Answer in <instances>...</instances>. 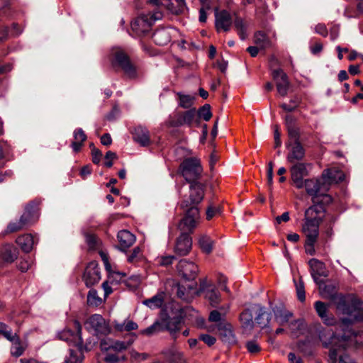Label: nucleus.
<instances>
[{
    "instance_id": "nucleus-42",
    "label": "nucleus",
    "mask_w": 363,
    "mask_h": 363,
    "mask_svg": "<svg viewBox=\"0 0 363 363\" xmlns=\"http://www.w3.org/2000/svg\"><path fill=\"white\" fill-rule=\"evenodd\" d=\"M234 26L240 38L242 40H245L247 34H246V27L243 20L240 18H237L234 21Z\"/></svg>"
},
{
    "instance_id": "nucleus-56",
    "label": "nucleus",
    "mask_w": 363,
    "mask_h": 363,
    "mask_svg": "<svg viewBox=\"0 0 363 363\" xmlns=\"http://www.w3.org/2000/svg\"><path fill=\"white\" fill-rule=\"evenodd\" d=\"M174 259V256L169 255V256H164V257H159L157 259V262H158V264L162 266H168L172 263Z\"/></svg>"
},
{
    "instance_id": "nucleus-51",
    "label": "nucleus",
    "mask_w": 363,
    "mask_h": 363,
    "mask_svg": "<svg viewBox=\"0 0 363 363\" xmlns=\"http://www.w3.org/2000/svg\"><path fill=\"white\" fill-rule=\"evenodd\" d=\"M296 288L298 300L301 302H303L306 299L303 282L300 280L298 283H296Z\"/></svg>"
},
{
    "instance_id": "nucleus-52",
    "label": "nucleus",
    "mask_w": 363,
    "mask_h": 363,
    "mask_svg": "<svg viewBox=\"0 0 363 363\" xmlns=\"http://www.w3.org/2000/svg\"><path fill=\"white\" fill-rule=\"evenodd\" d=\"M317 240H313V239H306L305 242V251L307 254L310 255H313L315 252V243L316 242Z\"/></svg>"
},
{
    "instance_id": "nucleus-61",
    "label": "nucleus",
    "mask_w": 363,
    "mask_h": 363,
    "mask_svg": "<svg viewBox=\"0 0 363 363\" xmlns=\"http://www.w3.org/2000/svg\"><path fill=\"white\" fill-rule=\"evenodd\" d=\"M315 32L322 35L323 37H326L328 35V29L326 28V26L323 23H318L315 27Z\"/></svg>"
},
{
    "instance_id": "nucleus-11",
    "label": "nucleus",
    "mask_w": 363,
    "mask_h": 363,
    "mask_svg": "<svg viewBox=\"0 0 363 363\" xmlns=\"http://www.w3.org/2000/svg\"><path fill=\"white\" fill-rule=\"evenodd\" d=\"M308 164L303 162L293 164L290 168L291 179L297 189L303 188V177L308 174Z\"/></svg>"
},
{
    "instance_id": "nucleus-27",
    "label": "nucleus",
    "mask_w": 363,
    "mask_h": 363,
    "mask_svg": "<svg viewBox=\"0 0 363 363\" xmlns=\"http://www.w3.org/2000/svg\"><path fill=\"white\" fill-rule=\"evenodd\" d=\"M120 247L122 248H128L133 245L135 241V235L128 230H121L117 235Z\"/></svg>"
},
{
    "instance_id": "nucleus-24",
    "label": "nucleus",
    "mask_w": 363,
    "mask_h": 363,
    "mask_svg": "<svg viewBox=\"0 0 363 363\" xmlns=\"http://www.w3.org/2000/svg\"><path fill=\"white\" fill-rule=\"evenodd\" d=\"M162 354L169 363H186L184 354L174 347L164 350L162 352Z\"/></svg>"
},
{
    "instance_id": "nucleus-50",
    "label": "nucleus",
    "mask_w": 363,
    "mask_h": 363,
    "mask_svg": "<svg viewBox=\"0 0 363 363\" xmlns=\"http://www.w3.org/2000/svg\"><path fill=\"white\" fill-rule=\"evenodd\" d=\"M225 311L221 313L217 310H213L210 313L208 320L211 322L219 323L220 324V323H223V317L225 315Z\"/></svg>"
},
{
    "instance_id": "nucleus-46",
    "label": "nucleus",
    "mask_w": 363,
    "mask_h": 363,
    "mask_svg": "<svg viewBox=\"0 0 363 363\" xmlns=\"http://www.w3.org/2000/svg\"><path fill=\"white\" fill-rule=\"evenodd\" d=\"M101 303V298L97 295V292L95 290H90L87 295V303L89 306H99Z\"/></svg>"
},
{
    "instance_id": "nucleus-22",
    "label": "nucleus",
    "mask_w": 363,
    "mask_h": 363,
    "mask_svg": "<svg viewBox=\"0 0 363 363\" xmlns=\"http://www.w3.org/2000/svg\"><path fill=\"white\" fill-rule=\"evenodd\" d=\"M275 321L281 326L289 323V326L293 325H299L298 320L290 322V319L293 317V313L284 308H277L274 310Z\"/></svg>"
},
{
    "instance_id": "nucleus-31",
    "label": "nucleus",
    "mask_w": 363,
    "mask_h": 363,
    "mask_svg": "<svg viewBox=\"0 0 363 363\" xmlns=\"http://www.w3.org/2000/svg\"><path fill=\"white\" fill-rule=\"evenodd\" d=\"M152 38L155 43L161 46L167 45L171 40L169 30L167 28L157 30L154 33Z\"/></svg>"
},
{
    "instance_id": "nucleus-28",
    "label": "nucleus",
    "mask_w": 363,
    "mask_h": 363,
    "mask_svg": "<svg viewBox=\"0 0 363 363\" xmlns=\"http://www.w3.org/2000/svg\"><path fill=\"white\" fill-rule=\"evenodd\" d=\"M18 255L17 250L11 246H9L0 255V267L5 264H9L14 262Z\"/></svg>"
},
{
    "instance_id": "nucleus-35",
    "label": "nucleus",
    "mask_w": 363,
    "mask_h": 363,
    "mask_svg": "<svg viewBox=\"0 0 363 363\" xmlns=\"http://www.w3.org/2000/svg\"><path fill=\"white\" fill-rule=\"evenodd\" d=\"M164 294L163 292L158 293L150 298L145 299L143 303L150 309H155L161 307L164 303Z\"/></svg>"
},
{
    "instance_id": "nucleus-64",
    "label": "nucleus",
    "mask_w": 363,
    "mask_h": 363,
    "mask_svg": "<svg viewBox=\"0 0 363 363\" xmlns=\"http://www.w3.org/2000/svg\"><path fill=\"white\" fill-rule=\"evenodd\" d=\"M86 242L90 248H94L96 245V237L93 234H86Z\"/></svg>"
},
{
    "instance_id": "nucleus-29",
    "label": "nucleus",
    "mask_w": 363,
    "mask_h": 363,
    "mask_svg": "<svg viewBox=\"0 0 363 363\" xmlns=\"http://www.w3.org/2000/svg\"><path fill=\"white\" fill-rule=\"evenodd\" d=\"M331 299L336 306V308L343 314H350L351 313L346 297L340 294H335L331 296Z\"/></svg>"
},
{
    "instance_id": "nucleus-45",
    "label": "nucleus",
    "mask_w": 363,
    "mask_h": 363,
    "mask_svg": "<svg viewBox=\"0 0 363 363\" xmlns=\"http://www.w3.org/2000/svg\"><path fill=\"white\" fill-rule=\"evenodd\" d=\"M162 330V325L160 323L155 322L154 324L150 325V327L142 330L140 333L141 335H144L146 336H151L158 332Z\"/></svg>"
},
{
    "instance_id": "nucleus-6",
    "label": "nucleus",
    "mask_w": 363,
    "mask_h": 363,
    "mask_svg": "<svg viewBox=\"0 0 363 363\" xmlns=\"http://www.w3.org/2000/svg\"><path fill=\"white\" fill-rule=\"evenodd\" d=\"M81 333L80 323L77 320H74L70 325L58 333L57 337L70 345L81 347L83 344Z\"/></svg>"
},
{
    "instance_id": "nucleus-40",
    "label": "nucleus",
    "mask_w": 363,
    "mask_h": 363,
    "mask_svg": "<svg viewBox=\"0 0 363 363\" xmlns=\"http://www.w3.org/2000/svg\"><path fill=\"white\" fill-rule=\"evenodd\" d=\"M179 96V105L184 108H190L194 101L195 97L191 95H186L182 93H177Z\"/></svg>"
},
{
    "instance_id": "nucleus-21",
    "label": "nucleus",
    "mask_w": 363,
    "mask_h": 363,
    "mask_svg": "<svg viewBox=\"0 0 363 363\" xmlns=\"http://www.w3.org/2000/svg\"><path fill=\"white\" fill-rule=\"evenodd\" d=\"M311 270V275L318 284H320L321 281L319 279L320 277H326L327 273L325 271V264L317 259H311L308 262Z\"/></svg>"
},
{
    "instance_id": "nucleus-2",
    "label": "nucleus",
    "mask_w": 363,
    "mask_h": 363,
    "mask_svg": "<svg viewBox=\"0 0 363 363\" xmlns=\"http://www.w3.org/2000/svg\"><path fill=\"white\" fill-rule=\"evenodd\" d=\"M321 206L314 205L309 207L305 212V218L302 225V232L306 239L318 240L319 235V225L321 218L319 213Z\"/></svg>"
},
{
    "instance_id": "nucleus-14",
    "label": "nucleus",
    "mask_w": 363,
    "mask_h": 363,
    "mask_svg": "<svg viewBox=\"0 0 363 363\" xmlns=\"http://www.w3.org/2000/svg\"><path fill=\"white\" fill-rule=\"evenodd\" d=\"M83 279L87 286H91L99 281L101 279L100 268L96 262L89 263L85 269Z\"/></svg>"
},
{
    "instance_id": "nucleus-7",
    "label": "nucleus",
    "mask_w": 363,
    "mask_h": 363,
    "mask_svg": "<svg viewBox=\"0 0 363 363\" xmlns=\"http://www.w3.org/2000/svg\"><path fill=\"white\" fill-rule=\"evenodd\" d=\"M184 218L179 223L178 228L181 232L191 233L196 228L200 221V214L197 206H193L185 208Z\"/></svg>"
},
{
    "instance_id": "nucleus-19",
    "label": "nucleus",
    "mask_w": 363,
    "mask_h": 363,
    "mask_svg": "<svg viewBox=\"0 0 363 363\" xmlns=\"http://www.w3.org/2000/svg\"><path fill=\"white\" fill-rule=\"evenodd\" d=\"M329 306L320 301H315L314 303L315 311L323 322L328 325H333L336 321L333 315H328Z\"/></svg>"
},
{
    "instance_id": "nucleus-59",
    "label": "nucleus",
    "mask_w": 363,
    "mask_h": 363,
    "mask_svg": "<svg viewBox=\"0 0 363 363\" xmlns=\"http://www.w3.org/2000/svg\"><path fill=\"white\" fill-rule=\"evenodd\" d=\"M82 358L77 357V355L70 350L69 356L66 359L64 363H82Z\"/></svg>"
},
{
    "instance_id": "nucleus-4",
    "label": "nucleus",
    "mask_w": 363,
    "mask_h": 363,
    "mask_svg": "<svg viewBox=\"0 0 363 363\" xmlns=\"http://www.w3.org/2000/svg\"><path fill=\"white\" fill-rule=\"evenodd\" d=\"M179 170L185 180L188 183H191L199 179L203 169L199 159L190 157L181 163Z\"/></svg>"
},
{
    "instance_id": "nucleus-33",
    "label": "nucleus",
    "mask_w": 363,
    "mask_h": 363,
    "mask_svg": "<svg viewBox=\"0 0 363 363\" xmlns=\"http://www.w3.org/2000/svg\"><path fill=\"white\" fill-rule=\"evenodd\" d=\"M74 141L72 143V147L75 152L80 150L84 142L86 140V135L82 128H77L74 131Z\"/></svg>"
},
{
    "instance_id": "nucleus-15",
    "label": "nucleus",
    "mask_w": 363,
    "mask_h": 363,
    "mask_svg": "<svg viewBox=\"0 0 363 363\" xmlns=\"http://www.w3.org/2000/svg\"><path fill=\"white\" fill-rule=\"evenodd\" d=\"M115 62L118 64L125 74L130 78L136 77V69L131 64L128 56L122 51H116L114 54Z\"/></svg>"
},
{
    "instance_id": "nucleus-47",
    "label": "nucleus",
    "mask_w": 363,
    "mask_h": 363,
    "mask_svg": "<svg viewBox=\"0 0 363 363\" xmlns=\"http://www.w3.org/2000/svg\"><path fill=\"white\" fill-rule=\"evenodd\" d=\"M289 140L292 141V143H301L300 142V133L298 128L295 126L291 127L289 126L287 128Z\"/></svg>"
},
{
    "instance_id": "nucleus-37",
    "label": "nucleus",
    "mask_w": 363,
    "mask_h": 363,
    "mask_svg": "<svg viewBox=\"0 0 363 363\" xmlns=\"http://www.w3.org/2000/svg\"><path fill=\"white\" fill-rule=\"evenodd\" d=\"M167 6L174 14L182 13L186 9L184 0H169Z\"/></svg>"
},
{
    "instance_id": "nucleus-57",
    "label": "nucleus",
    "mask_w": 363,
    "mask_h": 363,
    "mask_svg": "<svg viewBox=\"0 0 363 363\" xmlns=\"http://www.w3.org/2000/svg\"><path fill=\"white\" fill-rule=\"evenodd\" d=\"M32 264L33 262L31 260L22 259L18 264V268L21 272H25L31 267Z\"/></svg>"
},
{
    "instance_id": "nucleus-20",
    "label": "nucleus",
    "mask_w": 363,
    "mask_h": 363,
    "mask_svg": "<svg viewBox=\"0 0 363 363\" xmlns=\"http://www.w3.org/2000/svg\"><path fill=\"white\" fill-rule=\"evenodd\" d=\"M253 311L255 314V323L261 328H264L269 325L271 314L266 311L265 308L257 304L253 306Z\"/></svg>"
},
{
    "instance_id": "nucleus-13",
    "label": "nucleus",
    "mask_w": 363,
    "mask_h": 363,
    "mask_svg": "<svg viewBox=\"0 0 363 363\" xmlns=\"http://www.w3.org/2000/svg\"><path fill=\"white\" fill-rule=\"evenodd\" d=\"M179 274L186 280H194L197 276L198 267L191 262L182 259L177 264Z\"/></svg>"
},
{
    "instance_id": "nucleus-23",
    "label": "nucleus",
    "mask_w": 363,
    "mask_h": 363,
    "mask_svg": "<svg viewBox=\"0 0 363 363\" xmlns=\"http://www.w3.org/2000/svg\"><path fill=\"white\" fill-rule=\"evenodd\" d=\"M320 179L323 184L325 189L328 191L331 184L337 183L339 180L342 179V174L333 169H325L323 172Z\"/></svg>"
},
{
    "instance_id": "nucleus-25",
    "label": "nucleus",
    "mask_w": 363,
    "mask_h": 363,
    "mask_svg": "<svg viewBox=\"0 0 363 363\" xmlns=\"http://www.w3.org/2000/svg\"><path fill=\"white\" fill-rule=\"evenodd\" d=\"M253 306L251 308H247L243 311L240 315V321L242 325V328L245 331H251L255 325V322L253 320Z\"/></svg>"
},
{
    "instance_id": "nucleus-18",
    "label": "nucleus",
    "mask_w": 363,
    "mask_h": 363,
    "mask_svg": "<svg viewBox=\"0 0 363 363\" xmlns=\"http://www.w3.org/2000/svg\"><path fill=\"white\" fill-rule=\"evenodd\" d=\"M303 187H305L307 194L312 196H317L318 194H323L324 192L327 191L320 178L305 179Z\"/></svg>"
},
{
    "instance_id": "nucleus-8",
    "label": "nucleus",
    "mask_w": 363,
    "mask_h": 363,
    "mask_svg": "<svg viewBox=\"0 0 363 363\" xmlns=\"http://www.w3.org/2000/svg\"><path fill=\"white\" fill-rule=\"evenodd\" d=\"M204 197V185L200 182H191L190 185L189 196L184 198L181 202L180 206L182 209L193 206H196Z\"/></svg>"
},
{
    "instance_id": "nucleus-36",
    "label": "nucleus",
    "mask_w": 363,
    "mask_h": 363,
    "mask_svg": "<svg viewBox=\"0 0 363 363\" xmlns=\"http://www.w3.org/2000/svg\"><path fill=\"white\" fill-rule=\"evenodd\" d=\"M254 43L261 49H266L272 46L270 39L262 31H258L255 34Z\"/></svg>"
},
{
    "instance_id": "nucleus-16",
    "label": "nucleus",
    "mask_w": 363,
    "mask_h": 363,
    "mask_svg": "<svg viewBox=\"0 0 363 363\" xmlns=\"http://www.w3.org/2000/svg\"><path fill=\"white\" fill-rule=\"evenodd\" d=\"M232 17L226 10L216 11L215 13V26L218 32L230 30L232 25Z\"/></svg>"
},
{
    "instance_id": "nucleus-44",
    "label": "nucleus",
    "mask_w": 363,
    "mask_h": 363,
    "mask_svg": "<svg viewBox=\"0 0 363 363\" xmlns=\"http://www.w3.org/2000/svg\"><path fill=\"white\" fill-rule=\"evenodd\" d=\"M199 243L202 250L206 252L210 253L212 250V241L211 240L206 236L202 235L199 240Z\"/></svg>"
},
{
    "instance_id": "nucleus-30",
    "label": "nucleus",
    "mask_w": 363,
    "mask_h": 363,
    "mask_svg": "<svg viewBox=\"0 0 363 363\" xmlns=\"http://www.w3.org/2000/svg\"><path fill=\"white\" fill-rule=\"evenodd\" d=\"M36 242L37 241H35L31 234L21 235L16 239L17 244L21 247L22 250L26 252H30Z\"/></svg>"
},
{
    "instance_id": "nucleus-17",
    "label": "nucleus",
    "mask_w": 363,
    "mask_h": 363,
    "mask_svg": "<svg viewBox=\"0 0 363 363\" xmlns=\"http://www.w3.org/2000/svg\"><path fill=\"white\" fill-rule=\"evenodd\" d=\"M191 245L192 241L189 234L182 232L176 242L175 252L180 256L186 255L191 250Z\"/></svg>"
},
{
    "instance_id": "nucleus-34",
    "label": "nucleus",
    "mask_w": 363,
    "mask_h": 363,
    "mask_svg": "<svg viewBox=\"0 0 363 363\" xmlns=\"http://www.w3.org/2000/svg\"><path fill=\"white\" fill-rule=\"evenodd\" d=\"M28 347V343L26 341H21L18 337L11 342V354L13 357H18L21 356Z\"/></svg>"
},
{
    "instance_id": "nucleus-62",
    "label": "nucleus",
    "mask_w": 363,
    "mask_h": 363,
    "mask_svg": "<svg viewBox=\"0 0 363 363\" xmlns=\"http://www.w3.org/2000/svg\"><path fill=\"white\" fill-rule=\"evenodd\" d=\"M218 212H219V210L218 208L213 206H209L206 210V219L211 220L216 214H218Z\"/></svg>"
},
{
    "instance_id": "nucleus-1",
    "label": "nucleus",
    "mask_w": 363,
    "mask_h": 363,
    "mask_svg": "<svg viewBox=\"0 0 363 363\" xmlns=\"http://www.w3.org/2000/svg\"><path fill=\"white\" fill-rule=\"evenodd\" d=\"M128 344L122 341H116L111 338L102 339L100 342V349L102 352L106 354L104 361L106 363H119L126 359L125 356L121 355V352L125 350Z\"/></svg>"
},
{
    "instance_id": "nucleus-26",
    "label": "nucleus",
    "mask_w": 363,
    "mask_h": 363,
    "mask_svg": "<svg viewBox=\"0 0 363 363\" xmlns=\"http://www.w3.org/2000/svg\"><path fill=\"white\" fill-rule=\"evenodd\" d=\"M134 140L142 146H147L150 144L149 131L146 128L138 126L133 132Z\"/></svg>"
},
{
    "instance_id": "nucleus-58",
    "label": "nucleus",
    "mask_w": 363,
    "mask_h": 363,
    "mask_svg": "<svg viewBox=\"0 0 363 363\" xmlns=\"http://www.w3.org/2000/svg\"><path fill=\"white\" fill-rule=\"evenodd\" d=\"M91 155H92V162L94 164H99L100 162L101 157H102L101 152L99 149H96V147H93L91 149Z\"/></svg>"
},
{
    "instance_id": "nucleus-48",
    "label": "nucleus",
    "mask_w": 363,
    "mask_h": 363,
    "mask_svg": "<svg viewBox=\"0 0 363 363\" xmlns=\"http://www.w3.org/2000/svg\"><path fill=\"white\" fill-rule=\"evenodd\" d=\"M199 119L200 118H203L206 121H208L211 119L212 116V113L211 111V107L210 105L206 104L203 106L198 111L197 113Z\"/></svg>"
},
{
    "instance_id": "nucleus-49",
    "label": "nucleus",
    "mask_w": 363,
    "mask_h": 363,
    "mask_svg": "<svg viewBox=\"0 0 363 363\" xmlns=\"http://www.w3.org/2000/svg\"><path fill=\"white\" fill-rule=\"evenodd\" d=\"M130 354L131 360L136 362H140L142 361H145L150 357L149 354L145 353V352L139 353L138 352H137L135 350H132L130 352Z\"/></svg>"
},
{
    "instance_id": "nucleus-10",
    "label": "nucleus",
    "mask_w": 363,
    "mask_h": 363,
    "mask_svg": "<svg viewBox=\"0 0 363 363\" xmlns=\"http://www.w3.org/2000/svg\"><path fill=\"white\" fill-rule=\"evenodd\" d=\"M286 147L288 149L286 160L291 164L298 163L304 159L306 151L301 143L287 141Z\"/></svg>"
},
{
    "instance_id": "nucleus-41",
    "label": "nucleus",
    "mask_w": 363,
    "mask_h": 363,
    "mask_svg": "<svg viewBox=\"0 0 363 363\" xmlns=\"http://www.w3.org/2000/svg\"><path fill=\"white\" fill-rule=\"evenodd\" d=\"M196 286V283H192L188 286V291H186V288L183 286H181L180 284L178 285L177 287V296L180 298L189 301V296L188 294L191 292V290H195Z\"/></svg>"
},
{
    "instance_id": "nucleus-53",
    "label": "nucleus",
    "mask_w": 363,
    "mask_h": 363,
    "mask_svg": "<svg viewBox=\"0 0 363 363\" xmlns=\"http://www.w3.org/2000/svg\"><path fill=\"white\" fill-rule=\"evenodd\" d=\"M246 347L248 352L252 354H255L260 351V347L255 340H250L247 342Z\"/></svg>"
},
{
    "instance_id": "nucleus-38",
    "label": "nucleus",
    "mask_w": 363,
    "mask_h": 363,
    "mask_svg": "<svg viewBox=\"0 0 363 363\" xmlns=\"http://www.w3.org/2000/svg\"><path fill=\"white\" fill-rule=\"evenodd\" d=\"M127 260L129 263L133 264H138L145 261V257L142 253L141 249L139 247H135L132 252L128 256Z\"/></svg>"
},
{
    "instance_id": "nucleus-3",
    "label": "nucleus",
    "mask_w": 363,
    "mask_h": 363,
    "mask_svg": "<svg viewBox=\"0 0 363 363\" xmlns=\"http://www.w3.org/2000/svg\"><path fill=\"white\" fill-rule=\"evenodd\" d=\"M162 13L158 9L153 11L152 13L143 14L137 17L131 23L132 30L136 35H142L151 29L152 24L157 21L161 19Z\"/></svg>"
},
{
    "instance_id": "nucleus-43",
    "label": "nucleus",
    "mask_w": 363,
    "mask_h": 363,
    "mask_svg": "<svg viewBox=\"0 0 363 363\" xmlns=\"http://www.w3.org/2000/svg\"><path fill=\"white\" fill-rule=\"evenodd\" d=\"M20 223L21 224L23 228H26V226L29 225L32 223V213L30 210V207L28 206L26 208L25 212L23 213L20 219L18 220Z\"/></svg>"
},
{
    "instance_id": "nucleus-54",
    "label": "nucleus",
    "mask_w": 363,
    "mask_h": 363,
    "mask_svg": "<svg viewBox=\"0 0 363 363\" xmlns=\"http://www.w3.org/2000/svg\"><path fill=\"white\" fill-rule=\"evenodd\" d=\"M117 158V155L112 151H108L105 155V163L104 164L107 167H111L113 166V161Z\"/></svg>"
},
{
    "instance_id": "nucleus-63",
    "label": "nucleus",
    "mask_w": 363,
    "mask_h": 363,
    "mask_svg": "<svg viewBox=\"0 0 363 363\" xmlns=\"http://www.w3.org/2000/svg\"><path fill=\"white\" fill-rule=\"evenodd\" d=\"M1 333L11 342H13L19 337L16 333H12L11 330H1Z\"/></svg>"
},
{
    "instance_id": "nucleus-60",
    "label": "nucleus",
    "mask_w": 363,
    "mask_h": 363,
    "mask_svg": "<svg viewBox=\"0 0 363 363\" xmlns=\"http://www.w3.org/2000/svg\"><path fill=\"white\" fill-rule=\"evenodd\" d=\"M199 340L204 342L208 346L213 345L216 342V338L210 335L205 334L201 335L199 337Z\"/></svg>"
},
{
    "instance_id": "nucleus-32",
    "label": "nucleus",
    "mask_w": 363,
    "mask_h": 363,
    "mask_svg": "<svg viewBox=\"0 0 363 363\" xmlns=\"http://www.w3.org/2000/svg\"><path fill=\"white\" fill-rule=\"evenodd\" d=\"M218 326L223 341L228 343H232L235 341V335L233 333L230 324L228 323H220Z\"/></svg>"
},
{
    "instance_id": "nucleus-39",
    "label": "nucleus",
    "mask_w": 363,
    "mask_h": 363,
    "mask_svg": "<svg viewBox=\"0 0 363 363\" xmlns=\"http://www.w3.org/2000/svg\"><path fill=\"white\" fill-rule=\"evenodd\" d=\"M205 296L212 307H217L221 300L219 292L215 289L206 290L205 292Z\"/></svg>"
},
{
    "instance_id": "nucleus-55",
    "label": "nucleus",
    "mask_w": 363,
    "mask_h": 363,
    "mask_svg": "<svg viewBox=\"0 0 363 363\" xmlns=\"http://www.w3.org/2000/svg\"><path fill=\"white\" fill-rule=\"evenodd\" d=\"M23 229L19 220L12 222L9 224L7 227V231L9 233H14Z\"/></svg>"
},
{
    "instance_id": "nucleus-12",
    "label": "nucleus",
    "mask_w": 363,
    "mask_h": 363,
    "mask_svg": "<svg viewBox=\"0 0 363 363\" xmlns=\"http://www.w3.org/2000/svg\"><path fill=\"white\" fill-rule=\"evenodd\" d=\"M272 77L275 81L278 94L281 96H286L290 87V82L286 74L282 69H277L273 70Z\"/></svg>"
},
{
    "instance_id": "nucleus-5",
    "label": "nucleus",
    "mask_w": 363,
    "mask_h": 363,
    "mask_svg": "<svg viewBox=\"0 0 363 363\" xmlns=\"http://www.w3.org/2000/svg\"><path fill=\"white\" fill-rule=\"evenodd\" d=\"M169 125L171 127H180L186 125L191 127L193 125H199V119L196 108H190L186 111H176L169 118Z\"/></svg>"
},
{
    "instance_id": "nucleus-9",
    "label": "nucleus",
    "mask_w": 363,
    "mask_h": 363,
    "mask_svg": "<svg viewBox=\"0 0 363 363\" xmlns=\"http://www.w3.org/2000/svg\"><path fill=\"white\" fill-rule=\"evenodd\" d=\"M84 325L86 330L94 332L96 335H106L110 332L108 323L99 314H94L91 315L86 320Z\"/></svg>"
}]
</instances>
